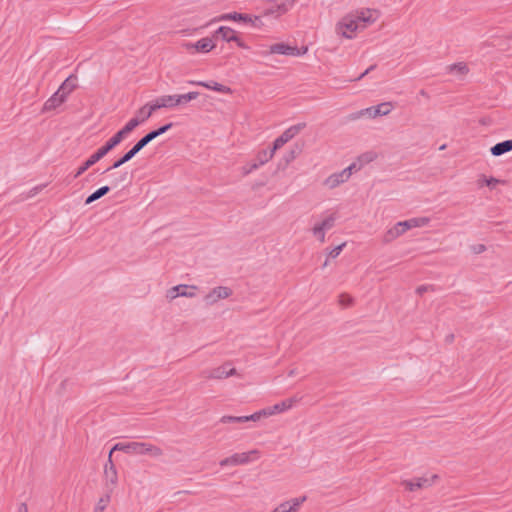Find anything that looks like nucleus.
Listing matches in <instances>:
<instances>
[{
	"instance_id": "5",
	"label": "nucleus",
	"mask_w": 512,
	"mask_h": 512,
	"mask_svg": "<svg viewBox=\"0 0 512 512\" xmlns=\"http://www.w3.org/2000/svg\"><path fill=\"white\" fill-rule=\"evenodd\" d=\"M259 457L260 452L256 449H253L248 452L235 453L227 458L222 459L219 464L221 467L245 465L256 461L259 459Z\"/></svg>"
},
{
	"instance_id": "54",
	"label": "nucleus",
	"mask_w": 512,
	"mask_h": 512,
	"mask_svg": "<svg viewBox=\"0 0 512 512\" xmlns=\"http://www.w3.org/2000/svg\"><path fill=\"white\" fill-rule=\"evenodd\" d=\"M375 67H376V65H371V66H370L369 68H367L366 70H369V72H370V71L374 70V69H375Z\"/></svg>"
},
{
	"instance_id": "30",
	"label": "nucleus",
	"mask_w": 512,
	"mask_h": 512,
	"mask_svg": "<svg viewBox=\"0 0 512 512\" xmlns=\"http://www.w3.org/2000/svg\"><path fill=\"white\" fill-rule=\"evenodd\" d=\"M152 140L149 138V135L146 134L144 137H142L129 151L128 153L131 154L132 158L141 151L148 143H150Z\"/></svg>"
},
{
	"instance_id": "45",
	"label": "nucleus",
	"mask_w": 512,
	"mask_h": 512,
	"mask_svg": "<svg viewBox=\"0 0 512 512\" xmlns=\"http://www.w3.org/2000/svg\"><path fill=\"white\" fill-rule=\"evenodd\" d=\"M298 153L299 151L297 150H290L289 152L286 153V155L284 156V160L287 164H289L290 162H292L294 159H296V157L298 156Z\"/></svg>"
},
{
	"instance_id": "10",
	"label": "nucleus",
	"mask_w": 512,
	"mask_h": 512,
	"mask_svg": "<svg viewBox=\"0 0 512 512\" xmlns=\"http://www.w3.org/2000/svg\"><path fill=\"white\" fill-rule=\"evenodd\" d=\"M236 374L235 368H229V364H224L222 366L204 370L202 372V376L206 379H224Z\"/></svg>"
},
{
	"instance_id": "11",
	"label": "nucleus",
	"mask_w": 512,
	"mask_h": 512,
	"mask_svg": "<svg viewBox=\"0 0 512 512\" xmlns=\"http://www.w3.org/2000/svg\"><path fill=\"white\" fill-rule=\"evenodd\" d=\"M232 295V290L229 287L218 286L213 288L207 295L204 297V301L206 305L211 306L217 303L221 299H226Z\"/></svg>"
},
{
	"instance_id": "20",
	"label": "nucleus",
	"mask_w": 512,
	"mask_h": 512,
	"mask_svg": "<svg viewBox=\"0 0 512 512\" xmlns=\"http://www.w3.org/2000/svg\"><path fill=\"white\" fill-rule=\"evenodd\" d=\"M268 53L281 55H298V50L296 47H292L284 43H276L269 47Z\"/></svg>"
},
{
	"instance_id": "15",
	"label": "nucleus",
	"mask_w": 512,
	"mask_h": 512,
	"mask_svg": "<svg viewBox=\"0 0 512 512\" xmlns=\"http://www.w3.org/2000/svg\"><path fill=\"white\" fill-rule=\"evenodd\" d=\"M307 497H297L292 498L288 501L282 502L279 506L275 508L277 512H298L300 510L301 505L306 501Z\"/></svg>"
},
{
	"instance_id": "38",
	"label": "nucleus",
	"mask_w": 512,
	"mask_h": 512,
	"mask_svg": "<svg viewBox=\"0 0 512 512\" xmlns=\"http://www.w3.org/2000/svg\"><path fill=\"white\" fill-rule=\"evenodd\" d=\"M132 159V156L131 154H129L128 152H126L119 160H117L116 162H114V164L109 167L107 171L111 170V169H116L120 166H122L123 164H125L126 162L130 161Z\"/></svg>"
},
{
	"instance_id": "44",
	"label": "nucleus",
	"mask_w": 512,
	"mask_h": 512,
	"mask_svg": "<svg viewBox=\"0 0 512 512\" xmlns=\"http://www.w3.org/2000/svg\"><path fill=\"white\" fill-rule=\"evenodd\" d=\"M345 246H346V242H343L342 244L334 247L332 250L329 251V257H331V258L338 257Z\"/></svg>"
},
{
	"instance_id": "35",
	"label": "nucleus",
	"mask_w": 512,
	"mask_h": 512,
	"mask_svg": "<svg viewBox=\"0 0 512 512\" xmlns=\"http://www.w3.org/2000/svg\"><path fill=\"white\" fill-rule=\"evenodd\" d=\"M146 107L151 114L158 109L165 108L161 96L156 98L153 102L147 103Z\"/></svg>"
},
{
	"instance_id": "8",
	"label": "nucleus",
	"mask_w": 512,
	"mask_h": 512,
	"mask_svg": "<svg viewBox=\"0 0 512 512\" xmlns=\"http://www.w3.org/2000/svg\"><path fill=\"white\" fill-rule=\"evenodd\" d=\"M105 493L112 494L118 483V473L109 453L108 461L104 466Z\"/></svg>"
},
{
	"instance_id": "43",
	"label": "nucleus",
	"mask_w": 512,
	"mask_h": 512,
	"mask_svg": "<svg viewBox=\"0 0 512 512\" xmlns=\"http://www.w3.org/2000/svg\"><path fill=\"white\" fill-rule=\"evenodd\" d=\"M363 117H367V114L365 113V109H361L359 111L353 112V113L349 114L347 118L349 121H356Z\"/></svg>"
},
{
	"instance_id": "23",
	"label": "nucleus",
	"mask_w": 512,
	"mask_h": 512,
	"mask_svg": "<svg viewBox=\"0 0 512 512\" xmlns=\"http://www.w3.org/2000/svg\"><path fill=\"white\" fill-rule=\"evenodd\" d=\"M248 421H258V416H256V412L249 416H230L225 415L220 418L221 423H243Z\"/></svg>"
},
{
	"instance_id": "16",
	"label": "nucleus",
	"mask_w": 512,
	"mask_h": 512,
	"mask_svg": "<svg viewBox=\"0 0 512 512\" xmlns=\"http://www.w3.org/2000/svg\"><path fill=\"white\" fill-rule=\"evenodd\" d=\"M296 0H286L285 2L281 4H272L270 7H268L264 14L265 15H274L280 16L282 14H285L288 12L295 4Z\"/></svg>"
},
{
	"instance_id": "40",
	"label": "nucleus",
	"mask_w": 512,
	"mask_h": 512,
	"mask_svg": "<svg viewBox=\"0 0 512 512\" xmlns=\"http://www.w3.org/2000/svg\"><path fill=\"white\" fill-rule=\"evenodd\" d=\"M151 116L152 114L147 110L146 105H144L137 111V118L139 119L140 123L145 122Z\"/></svg>"
},
{
	"instance_id": "46",
	"label": "nucleus",
	"mask_w": 512,
	"mask_h": 512,
	"mask_svg": "<svg viewBox=\"0 0 512 512\" xmlns=\"http://www.w3.org/2000/svg\"><path fill=\"white\" fill-rule=\"evenodd\" d=\"M362 167V165L360 164L359 166H357L356 163H352L350 164L347 168L343 169L342 171H345L347 173V178L350 179L353 171H357L359 170L360 168Z\"/></svg>"
},
{
	"instance_id": "34",
	"label": "nucleus",
	"mask_w": 512,
	"mask_h": 512,
	"mask_svg": "<svg viewBox=\"0 0 512 512\" xmlns=\"http://www.w3.org/2000/svg\"><path fill=\"white\" fill-rule=\"evenodd\" d=\"M411 228L423 227L429 224L430 219L428 217H416L408 219Z\"/></svg>"
},
{
	"instance_id": "21",
	"label": "nucleus",
	"mask_w": 512,
	"mask_h": 512,
	"mask_svg": "<svg viewBox=\"0 0 512 512\" xmlns=\"http://www.w3.org/2000/svg\"><path fill=\"white\" fill-rule=\"evenodd\" d=\"M189 83L192 85L202 86V87H205L207 89H210V90H213V91H216L219 93H224V94L231 93V89L229 87H227L223 84L214 82V81H212V82L189 81Z\"/></svg>"
},
{
	"instance_id": "22",
	"label": "nucleus",
	"mask_w": 512,
	"mask_h": 512,
	"mask_svg": "<svg viewBox=\"0 0 512 512\" xmlns=\"http://www.w3.org/2000/svg\"><path fill=\"white\" fill-rule=\"evenodd\" d=\"M76 87H77V77L72 74L65 79V81L58 88V91L67 98L68 95L76 89Z\"/></svg>"
},
{
	"instance_id": "2",
	"label": "nucleus",
	"mask_w": 512,
	"mask_h": 512,
	"mask_svg": "<svg viewBox=\"0 0 512 512\" xmlns=\"http://www.w3.org/2000/svg\"><path fill=\"white\" fill-rule=\"evenodd\" d=\"M305 127V123H298L286 129L278 138L275 139V141L273 142V146L270 150L263 149L257 153L259 163L244 165L242 167L243 175H248L253 171L257 170L262 165L269 162L274 157V154L278 149H280L284 144H286L288 141L294 138Z\"/></svg>"
},
{
	"instance_id": "36",
	"label": "nucleus",
	"mask_w": 512,
	"mask_h": 512,
	"mask_svg": "<svg viewBox=\"0 0 512 512\" xmlns=\"http://www.w3.org/2000/svg\"><path fill=\"white\" fill-rule=\"evenodd\" d=\"M172 125H173L172 123H168V124L161 126L160 128L153 130L147 134L149 135V138H151V140H154L158 136L167 132L172 127Z\"/></svg>"
},
{
	"instance_id": "53",
	"label": "nucleus",
	"mask_w": 512,
	"mask_h": 512,
	"mask_svg": "<svg viewBox=\"0 0 512 512\" xmlns=\"http://www.w3.org/2000/svg\"><path fill=\"white\" fill-rule=\"evenodd\" d=\"M253 163H259V160L257 157L255 158L254 161H251V162L247 163L246 165L253 164Z\"/></svg>"
},
{
	"instance_id": "6",
	"label": "nucleus",
	"mask_w": 512,
	"mask_h": 512,
	"mask_svg": "<svg viewBox=\"0 0 512 512\" xmlns=\"http://www.w3.org/2000/svg\"><path fill=\"white\" fill-rule=\"evenodd\" d=\"M439 479L437 474L423 475L409 480H403L401 485L409 492L432 487Z\"/></svg>"
},
{
	"instance_id": "37",
	"label": "nucleus",
	"mask_w": 512,
	"mask_h": 512,
	"mask_svg": "<svg viewBox=\"0 0 512 512\" xmlns=\"http://www.w3.org/2000/svg\"><path fill=\"white\" fill-rule=\"evenodd\" d=\"M449 70L451 73H457V74H466L467 71H468V68L466 66V64L464 63H457V64H454V65H451L449 67Z\"/></svg>"
},
{
	"instance_id": "42",
	"label": "nucleus",
	"mask_w": 512,
	"mask_h": 512,
	"mask_svg": "<svg viewBox=\"0 0 512 512\" xmlns=\"http://www.w3.org/2000/svg\"><path fill=\"white\" fill-rule=\"evenodd\" d=\"M313 235L321 242H325V230H322L321 227H317L316 225L312 229Z\"/></svg>"
},
{
	"instance_id": "28",
	"label": "nucleus",
	"mask_w": 512,
	"mask_h": 512,
	"mask_svg": "<svg viewBox=\"0 0 512 512\" xmlns=\"http://www.w3.org/2000/svg\"><path fill=\"white\" fill-rule=\"evenodd\" d=\"M505 180H500L494 177L487 178L485 175L479 176L477 180V185L482 187L483 185H487L489 187H494L496 184H505Z\"/></svg>"
},
{
	"instance_id": "39",
	"label": "nucleus",
	"mask_w": 512,
	"mask_h": 512,
	"mask_svg": "<svg viewBox=\"0 0 512 512\" xmlns=\"http://www.w3.org/2000/svg\"><path fill=\"white\" fill-rule=\"evenodd\" d=\"M179 287L178 285L176 286H173L171 288H169L167 291H166V294H165V297L168 301H173L174 299H176L177 297H180V294H179Z\"/></svg>"
},
{
	"instance_id": "41",
	"label": "nucleus",
	"mask_w": 512,
	"mask_h": 512,
	"mask_svg": "<svg viewBox=\"0 0 512 512\" xmlns=\"http://www.w3.org/2000/svg\"><path fill=\"white\" fill-rule=\"evenodd\" d=\"M338 302L342 307H349L353 303V298L349 294L343 293L339 295Z\"/></svg>"
},
{
	"instance_id": "47",
	"label": "nucleus",
	"mask_w": 512,
	"mask_h": 512,
	"mask_svg": "<svg viewBox=\"0 0 512 512\" xmlns=\"http://www.w3.org/2000/svg\"><path fill=\"white\" fill-rule=\"evenodd\" d=\"M397 224L400 225V228L403 231V233L412 229L408 220L397 222Z\"/></svg>"
},
{
	"instance_id": "56",
	"label": "nucleus",
	"mask_w": 512,
	"mask_h": 512,
	"mask_svg": "<svg viewBox=\"0 0 512 512\" xmlns=\"http://www.w3.org/2000/svg\"><path fill=\"white\" fill-rule=\"evenodd\" d=\"M485 247L483 245H481L480 247H478V250L481 252V251H484Z\"/></svg>"
},
{
	"instance_id": "29",
	"label": "nucleus",
	"mask_w": 512,
	"mask_h": 512,
	"mask_svg": "<svg viewBox=\"0 0 512 512\" xmlns=\"http://www.w3.org/2000/svg\"><path fill=\"white\" fill-rule=\"evenodd\" d=\"M109 191H110L109 186H103V187L99 188L98 190H96L95 192H93L91 195H89L86 198L85 204L86 205L91 204L92 202H94V201L100 199L101 197H103L104 195H106Z\"/></svg>"
},
{
	"instance_id": "7",
	"label": "nucleus",
	"mask_w": 512,
	"mask_h": 512,
	"mask_svg": "<svg viewBox=\"0 0 512 512\" xmlns=\"http://www.w3.org/2000/svg\"><path fill=\"white\" fill-rule=\"evenodd\" d=\"M298 401L299 399L297 397L285 399L282 402L256 412V416H258V420H260L262 417H269L278 413L285 412L291 409Z\"/></svg>"
},
{
	"instance_id": "18",
	"label": "nucleus",
	"mask_w": 512,
	"mask_h": 512,
	"mask_svg": "<svg viewBox=\"0 0 512 512\" xmlns=\"http://www.w3.org/2000/svg\"><path fill=\"white\" fill-rule=\"evenodd\" d=\"M349 179L347 178V173L345 171H340L331 174L324 180V185L329 189H335L339 185L347 182Z\"/></svg>"
},
{
	"instance_id": "14",
	"label": "nucleus",
	"mask_w": 512,
	"mask_h": 512,
	"mask_svg": "<svg viewBox=\"0 0 512 512\" xmlns=\"http://www.w3.org/2000/svg\"><path fill=\"white\" fill-rule=\"evenodd\" d=\"M393 109L392 102H383L376 106L365 108V113L368 118H377L379 116L388 115Z\"/></svg>"
},
{
	"instance_id": "13",
	"label": "nucleus",
	"mask_w": 512,
	"mask_h": 512,
	"mask_svg": "<svg viewBox=\"0 0 512 512\" xmlns=\"http://www.w3.org/2000/svg\"><path fill=\"white\" fill-rule=\"evenodd\" d=\"M216 44L212 38L205 37L195 43H185L184 47L187 51H196L201 53H208L215 48Z\"/></svg>"
},
{
	"instance_id": "19",
	"label": "nucleus",
	"mask_w": 512,
	"mask_h": 512,
	"mask_svg": "<svg viewBox=\"0 0 512 512\" xmlns=\"http://www.w3.org/2000/svg\"><path fill=\"white\" fill-rule=\"evenodd\" d=\"M66 97L58 90L44 103L43 112H48L56 109L66 101Z\"/></svg>"
},
{
	"instance_id": "48",
	"label": "nucleus",
	"mask_w": 512,
	"mask_h": 512,
	"mask_svg": "<svg viewBox=\"0 0 512 512\" xmlns=\"http://www.w3.org/2000/svg\"><path fill=\"white\" fill-rule=\"evenodd\" d=\"M236 44L243 49H248L249 47L237 36V40H235Z\"/></svg>"
},
{
	"instance_id": "4",
	"label": "nucleus",
	"mask_w": 512,
	"mask_h": 512,
	"mask_svg": "<svg viewBox=\"0 0 512 512\" xmlns=\"http://www.w3.org/2000/svg\"><path fill=\"white\" fill-rule=\"evenodd\" d=\"M119 145L112 137L106 142L104 146L99 148L92 154L76 171L74 178L80 177L87 169L101 160L109 151Z\"/></svg>"
},
{
	"instance_id": "27",
	"label": "nucleus",
	"mask_w": 512,
	"mask_h": 512,
	"mask_svg": "<svg viewBox=\"0 0 512 512\" xmlns=\"http://www.w3.org/2000/svg\"><path fill=\"white\" fill-rule=\"evenodd\" d=\"M178 287L181 289L179 290L180 297L194 298L197 295L198 287L195 285L179 284Z\"/></svg>"
},
{
	"instance_id": "49",
	"label": "nucleus",
	"mask_w": 512,
	"mask_h": 512,
	"mask_svg": "<svg viewBox=\"0 0 512 512\" xmlns=\"http://www.w3.org/2000/svg\"><path fill=\"white\" fill-rule=\"evenodd\" d=\"M17 512H28V508H27V505L25 503H21L18 507V511Z\"/></svg>"
},
{
	"instance_id": "50",
	"label": "nucleus",
	"mask_w": 512,
	"mask_h": 512,
	"mask_svg": "<svg viewBox=\"0 0 512 512\" xmlns=\"http://www.w3.org/2000/svg\"><path fill=\"white\" fill-rule=\"evenodd\" d=\"M426 290H427V287H426V286H420V287H418V288H417V290H416V291H417V293H418V294H422V293H424Z\"/></svg>"
},
{
	"instance_id": "1",
	"label": "nucleus",
	"mask_w": 512,
	"mask_h": 512,
	"mask_svg": "<svg viewBox=\"0 0 512 512\" xmlns=\"http://www.w3.org/2000/svg\"><path fill=\"white\" fill-rule=\"evenodd\" d=\"M379 18V12L374 9L362 8L342 16L335 24L337 36L353 39L357 33L372 25Z\"/></svg>"
},
{
	"instance_id": "12",
	"label": "nucleus",
	"mask_w": 512,
	"mask_h": 512,
	"mask_svg": "<svg viewBox=\"0 0 512 512\" xmlns=\"http://www.w3.org/2000/svg\"><path fill=\"white\" fill-rule=\"evenodd\" d=\"M228 20L249 22L255 27H258L261 22L259 17L251 18L247 14H241V13H237V12L222 14V15L214 18L211 22L228 21Z\"/></svg>"
},
{
	"instance_id": "25",
	"label": "nucleus",
	"mask_w": 512,
	"mask_h": 512,
	"mask_svg": "<svg viewBox=\"0 0 512 512\" xmlns=\"http://www.w3.org/2000/svg\"><path fill=\"white\" fill-rule=\"evenodd\" d=\"M491 153L494 156H500L504 153L512 151V140H505L503 142L495 144L491 148Z\"/></svg>"
},
{
	"instance_id": "31",
	"label": "nucleus",
	"mask_w": 512,
	"mask_h": 512,
	"mask_svg": "<svg viewBox=\"0 0 512 512\" xmlns=\"http://www.w3.org/2000/svg\"><path fill=\"white\" fill-rule=\"evenodd\" d=\"M335 221H336L335 215L331 214V215L327 216L325 219H323L321 222L317 223L316 226L321 227L322 230L327 231V230H330L331 228H333Z\"/></svg>"
},
{
	"instance_id": "52",
	"label": "nucleus",
	"mask_w": 512,
	"mask_h": 512,
	"mask_svg": "<svg viewBox=\"0 0 512 512\" xmlns=\"http://www.w3.org/2000/svg\"><path fill=\"white\" fill-rule=\"evenodd\" d=\"M369 73V70H365L359 77H357L355 80H360L362 79L364 76H366L367 74Z\"/></svg>"
},
{
	"instance_id": "17",
	"label": "nucleus",
	"mask_w": 512,
	"mask_h": 512,
	"mask_svg": "<svg viewBox=\"0 0 512 512\" xmlns=\"http://www.w3.org/2000/svg\"><path fill=\"white\" fill-rule=\"evenodd\" d=\"M140 123L139 119L137 117H134L132 119H130L126 125L121 129L119 130L112 138L118 143L120 144L123 139L129 134L131 133Z\"/></svg>"
},
{
	"instance_id": "33",
	"label": "nucleus",
	"mask_w": 512,
	"mask_h": 512,
	"mask_svg": "<svg viewBox=\"0 0 512 512\" xmlns=\"http://www.w3.org/2000/svg\"><path fill=\"white\" fill-rule=\"evenodd\" d=\"M111 500V494L105 493L96 504V507L94 509V512H104L107 505L109 504Z\"/></svg>"
},
{
	"instance_id": "3",
	"label": "nucleus",
	"mask_w": 512,
	"mask_h": 512,
	"mask_svg": "<svg viewBox=\"0 0 512 512\" xmlns=\"http://www.w3.org/2000/svg\"><path fill=\"white\" fill-rule=\"evenodd\" d=\"M114 451H122L131 455H148L152 458H159L163 455V450L148 442H127L117 443L111 449V453Z\"/></svg>"
},
{
	"instance_id": "26",
	"label": "nucleus",
	"mask_w": 512,
	"mask_h": 512,
	"mask_svg": "<svg viewBox=\"0 0 512 512\" xmlns=\"http://www.w3.org/2000/svg\"><path fill=\"white\" fill-rule=\"evenodd\" d=\"M216 35H221L222 39L227 42H234L237 40V33L230 27L221 26L215 32Z\"/></svg>"
},
{
	"instance_id": "9",
	"label": "nucleus",
	"mask_w": 512,
	"mask_h": 512,
	"mask_svg": "<svg viewBox=\"0 0 512 512\" xmlns=\"http://www.w3.org/2000/svg\"><path fill=\"white\" fill-rule=\"evenodd\" d=\"M199 92L191 91L185 94L162 95V101L165 108H174L184 105L198 98Z\"/></svg>"
},
{
	"instance_id": "51",
	"label": "nucleus",
	"mask_w": 512,
	"mask_h": 512,
	"mask_svg": "<svg viewBox=\"0 0 512 512\" xmlns=\"http://www.w3.org/2000/svg\"><path fill=\"white\" fill-rule=\"evenodd\" d=\"M296 374H297V369H296V368L290 369V370L288 371V376H289V377H293V376H295Z\"/></svg>"
},
{
	"instance_id": "24",
	"label": "nucleus",
	"mask_w": 512,
	"mask_h": 512,
	"mask_svg": "<svg viewBox=\"0 0 512 512\" xmlns=\"http://www.w3.org/2000/svg\"><path fill=\"white\" fill-rule=\"evenodd\" d=\"M403 234L404 233L401 230L400 225H398L396 223L394 226L389 228L384 233V235L382 237V241H383V243L388 244V243H391L392 241H394L395 239H397L398 237L402 236Z\"/></svg>"
},
{
	"instance_id": "32",
	"label": "nucleus",
	"mask_w": 512,
	"mask_h": 512,
	"mask_svg": "<svg viewBox=\"0 0 512 512\" xmlns=\"http://www.w3.org/2000/svg\"><path fill=\"white\" fill-rule=\"evenodd\" d=\"M377 159V153L374 151H367L358 157V162L363 166L371 163Z\"/></svg>"
},
{
	"instance_id": "55",
	"label": "nucleus",
	"mask_w": 512,
	"mask_h": 512,
	"mask_svg": "<svg viewBox=\"0 0 512 512\" xmlns=\"http://www.w3.org/2000/svg\"><path fill=\"white\" fill-rule=\"evenodd\" d=\"M485 247L483 245H481L480 247H478V250L481 252V251H484Z\"/></svg>"
},
{
	"instance_id": "57",
	"label": "nucleus",
	"mask_w": 512,
	"mask_h": 512,
	"mask_svg": "<svg viewBox=\"0 0 512 512\" xmlns=\"http://www.w3.org/2000/svg\"><path fill=\"white\" fill-rule=\"evenodd\" d=\"M445 147H446L445 145H442V146L440 147V149H441V150H443V149H445Z\"/></svg>"
}]
</instances>
